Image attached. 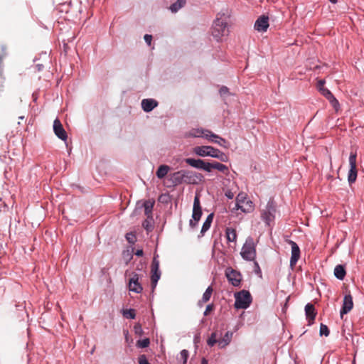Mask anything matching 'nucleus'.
I'll use <instances>...</instances> for the list:
<instances>
[{
    "label": "nucleus",
    "mask_w": 364,
    "mask_h": 364,
    "mask_svg": "<svg viewBox=\"0 0 364 364\" xmlns=\"http://www.w3.org/2000/svg\"><path fill=\"white\" fill-rule=\"evenodd\" d=\"M185 161L187 164L194 168L203 169L208 172H210L213 169H217L225 174H228L229 173L227 166L217 161L209 163L205 162L202 159H195L192 158H187L185 159Z\"/></svg>",
    "instance_id": "obj_1"
},
{
    "label": "nucleus",
    "mask_w": 364,
    "mask_h": 364,
    "mask_svg": "<svg viewBox=\"0 0 364 364\" xmlns=\"http://www.w3.org/2000/svg\"><path fill=\"white\" fill-rule=\"evenodd\" d=\"M235 208L244 213H250L253 210L254 205L245 193H240L236 198Z\"/></svg>",
    "instance_id": "obj_2"
},
{
    "label": "nucleus",
    "mask_w": 364,
    "mask_h": 364,
    "mask_svg": "<svg viewBox=\"0 0 364 364\" xmlns=\"http://www.w3.org/2000/svg\"><path fill=\"white\" fill-rule=\"evenodd\" d=\"M227 23L222 18H217L213 25L212 35L217 40L220 41L224 36L228 35Z\"/></svg>",
    "instance_id": "obj_3"
},
{
    "label": "nucleus",
    "mask_w": 364,
    "mask_h": 364,
    "mask_svg": "<svg viewBox=\"0 0 364 364\" xmlns=\"http://www.w3.org/2000/svg\"><path fill=\"white\" fill-rule=\"evenodd\" d=\"M235 307L236 309H247L252 302V296L250 293L246 290H242L235 294Z\"/></svg>",
    "instance_id": "obj_4"
},
{
    "label": "nucleus",
    "mask_w": 364,
    "mask_h": 364,
    "mask_svg": "<svg viewBox=\"0 0 364 364\" xmlns=\"http://www.w3.org/2000/svg\"><path fill=\"white\" fill-rule=\"evenodd\" d=\"M240 254L242 258L246 260L252 261L255 259L256 257V250L254 241L252 238H247L242 248Z\"/></svg>",
    "instance_id": "obj_5"
},
{
    "label": "nucleus",
    "mask_w": 364,
    "mask_h": 364,
    "mask_svg": "<svg viewBox=\"0 0 364 364\" xmlns=\"http://www.w3.org/2000/svg\"><path fill=\"white\" fill-rule=\"evenodd\" d=\"M275 213V203L273 200H269L262 213V220L267 225H270V223L274 221Z\"/></svg>",
    "instance_id": "obj_6"
},
{
    "label": "nucleus",
    "mask_w": 364,
    "mask_h": 364,
    "mask_svg": "<svg viewBox=\"0 0 364 364\" xmlns=\"http://www.w3.org/2000/svg\"><path fill=\"white\" fill-rule=\"evenodd\" d=\"M202 215V210L200 207V199L198 196L194 198L193 208V220H190L189 225L192 228L196 227L198 222L200 220Z\"/></svg>",
    "instance_id": "obj_7"
},
{
    "label": "nucleus",
    "mask_w": 364,
    "mask_h": 364,
    "mask_svg": "<svg viewBox=\"0 0 364 364\" xmlns=\"http://www.w3.org/2000/svg\"><path fill=\"white\" fill-rule=\"evenodd\" d=\"M186 136L190 137H203L208 141L210 139V137H218V135L211 131L203 128L192 129L186 133Z\"/></svg>",
    "instance_id": "obj_8"
},
{
    "label": "nucleus",
    "mask_w": 364,
    "mask_h": 364,
    "mask_svg": "<svg viewBox=\"0 0 364 364\" xmlns=\"http://www.w3.org/2000/svg\"><path fill=\"white\" fill-rule=\"evenodd\" d=\"M356 154L350 153L349 156L350 170L348 175V181L350 184L353 183L357 178Z\"/></svg>",
    "instance_id": "obj_9"
},
{
    "label": "nucleus",
    "mask_w": 364,
    "mask_h": 364,
    "mask_svg": "<svg viewBox=\"0 0 364 364\" xmlns=\"http://www.w3.org/2000/svg\"><path fill=\"white\" fill-rule=\"evenodd\" d=\"M193 152L199 156L215 158V154L218 153V149L210 146H198L194 147Z\"/></svg>",
    "instance_id": "obj_10"
},
{
    "label": "nucleus",
    "mask_w": 364,
    "mask_h": 364,
    "mask_svg": "<svg viewBox=\"0 0 364 364\" xmlns=\"http://www.w3.org/2000/svg\"><path fill=\"white\" fill-rule=\"evenodd\" d=\"M225 276L229 282L233 286H240L242 281V275L239 272L228 267L225 269Z\"/></svg>",
    "instance_id": "obj_11"
},
{
    "label": "nucleus",
    "mask_w": 364,
    "mask_h": 364,
    "mask_svg": "<svg viewBox=\"0 0 364 364\" xmlns=\"http://www.w3.org/2000/svg\"><path fill=\"white\" fill-rule=\"evenodd\" d=\"M287 242L289 245H290L291 247V259H290V267H291V269H293L300 258V249H299L298 245L295 242H294L291 240H287Z\"/></svg>",
    "instance_id": "obj_12"
},
{
    "label": "nucleus",
    "mask_w": 364,
    "mask_h": 364,
    "mask_svg": "<svg viewBox=\"0 0 364 364\" xmlns=\"http://www.w3.org/2000/svg\"><path fill=\"white\" fill-rule=\"evenodd\" d=\"M151 282L153 288H155L159 279L161 277V272L159 271V262L154 257L151 263Z\"/></svg>",
    "instance_id": "obj_13"
},
{
    "label": "nucleus",
    "mask_w": 364,
    "mask_h": 364,
    "mask_svg": "<svg viewBox=\"0 0 364 364\" xmlns=\"http://www.w3.org/2000/svg\"><path fill=\"white\" fill-rule=\"evenodd\" d=\"M53 132L60 139L63 141L67 140V133L64 129L62 123L58 119H55L53 122Z\"/></svg>",
    "instance_id": "obj_14"
},
{
    "label": "nucleus",
    "mask_w": 364,
    "mask_h": 364,
    "mask_svg": "<svg viewBox=\"0 0 364 364\" xmlns=\"http://www.w3.org/2000/svg\"><path fill=\"white\" fill-rule=\"evenodd\" d=\"M353 307V298L350 294L344 296L343 303L341 309V317L343 318L344 314H348Z\"/></svg>",
    "instance_id": "obj_15"
},
{
    "label": "nucleus",
    "mask_w": 364,
    "mask_h": 364,
    "mask_svg": "<svg viewBox=\"0 0 364 364\" xmlns=\"http://www.w3.org/2000/svg\"><path fill=\"white\" fill-rule=\"evenodd\" d=\"M269 27V18L266 16H259L255 23V28L259 32H264Z\"/></svg>",
    "instance_id": "obj_16"
},
{
    "label": "nucleus",
    "mask_w": 364,
    "mask_h": 364,
    "mask_svg": "<svg viewBox=\"0 0 364 364\" xmlns=\"http://www.w3.org/2000/svg\"><path fill=\"white\" fill-rule=\"evenodd\" d=\"M129 288L130 291L136 293H140L143 288L139 283V275L136 273H132V277L129 279Z\"/></svg>",
    "instance_id": "obj_17"
},
{
    "label": "nucleus",
    "mask_w": 364,
    "mask_h": 364,
    "mask_svg": "<svg viewBox=\"0 0 364 364\" xmlns=\"http://www.w3.org/2000/svg\"><path fill=\"white\" fill-rule=\"evenodd\" d=\"M305 314L309 324L312 323L317 314L314 304L309 303L305 306Z\"/></svg>",
    "instance_id": "obj_18"
},
{
    "label": "nucleus",
    "mask_w": 364,
    "mask_h": 364,
    "mask_svg": "<svg viewBox=\"0 0 364 364\" xmlns=\"http://www.w3.org/2000/svg\"><path fill=\"white\" fill-rule=\"evenodd\" d=\"M158 102L154 99H144L141 101V107L146 112H149L157 107Z\"/></svg>",
    "instance_id": "obj_19"
},
{
    "label": "nucleus",
    "mask_w": 364,
    "mask_h": 364,
    "mask_svg": "<svg viewBox=\"0 0 364 364\" xmlns=\"http://www.w3.org/2000/svg\"><path fill=\"white\" fill-rule=\"evenodd\" d=\"M155 201L154 200H147L144 203V214L146 218L152 220V210L154 205Z\"/></svg>",
    "instance_id": "obj_20"
},
{
    "label": "nucleus",
    "mask_w": 364,
    "mask_h": 364,
    "mask_svg": "<svg viewBox=\"0 0 364 364\" xmlns=\"http://www.w3.org/2000/svg\"><path fill=\"white\" fill-rule=\"evenodd\" d=\"M321 93L329 100L333 107H336L338 105V101L334 97L331 92L327 88H321Z\"/></svg>",
    "instance_id": "obj_21"
},
{
    "label": "nucleus",
    "mask_w": 364,
    "mask_h": 364,
    "mask_svg": "<svg viewBox=\"0 0 364 364\" xmlns=\"http://www.w3.org/2000/svg\"><path fill=\"white\" fill-rule=\"evenodd\" d=\"M183 170L175 172L170 176V180L173 186L183 183Z\"/></svg>",
    "instance_id": "obj_22"
},
{
    "label": "nucleus",
    "mask_w": 364,
    "mask_h": 364,
    "mask_svg": "<svg viewBox=\"0 0 364 364\" xmlns=\"http://www.w3.org/2000/svg\"><path fill=\"white\" fill-rule=\"evenodd\" d=\"M183 183L192 184L196 183V175L193 172L186 170H183Z\"/></svg>",
    "instance_id": "obj_23"
},
{
    "label": "nucleus",
    "mask_w": 364,
    "mask_h": 364,
    "mask_svg": "<svg viewBox=\"0 0 364 364\" xmlns=\"http://www.w3.org/2000/svg\"><path fill=\"white\" fill-rule=\"evenodd\" d=\"M225 235L228 242H236L237 240V233L236 230L232 228H227L225 230Z\"/></svg>",
    "instance_id": "obj_24"
},
{
    "label": "nucleus",
    "mask_w": 364,
    "mask_h": 364,
    "mask_svg": "<svg viewBox=\"0 0 364 364\" xmlns=\"http://www.w3.org/2000/svg\"><path fill=\"white\" fill-rule=\"evenodd\" d=\"M346 272L343 265L338 264L336 266L334 269V275L337 279L343 280L346 276Z\"/></svg>",
    "instance_id": "obj_25"
},
{
    "label": "nucleus",
    "mask_w": 364,
    "mask_h": 364,
    "mask_svg": "<svg viewBox=\"0 0 364 364\" xmlns=\"http://www.w3.org/2000/svg\"><path fill=\"white\" fill-rule=\"evenodd\" d=\"M213 289L211 286L208 287L204 294H203V297L201 300L199 301V305L202 306L203 304L208 302L213 294Z\"/></svg>",
    "instance_id": "obj_26"
},
{
    "label": "nucleus",
    "mask_w": 364,
    "mask_h": 364,
    "mask_svg": "<svg viewBox=\"0 0 364 364\" xmlns=\"http://www.w3.org/2000/svg\"><path fill=\"white\" fill-rule=\"evenodd\" d=\"M170 170V167L167 165H161L156 171V176L161 179L164 178Z\"/></svg>",
    "instance_id": "obj_27"
},
{
    "label": "nucleus",
    "mask_w": 364,
    "mask_h": 364,
    "mask_svg": "<svg viewBox=\"0 0 364 364\" xmlns=\"http://www.w3.org/2000/svg\"><path fill=\"white\" fill-rule=\"evenodd\" d=\"M232 333L228 331L221 339L218 340V346L220 348H224L229 344L232 338Z\"/></svg>",
    "instance_id": "obj_28"
},
{
    "label": "nucleus",
    "mask_w": 364,
    "mask_h": 364,
    "mask_svg": "<svg viewBox=\"0 0 364 364\" xmlns=\"http://www.w3.org/2000/svg\"><path fill=\"white\" fill-rule=\"evenodd\" d=\"M186 3V0H177L175 3L172 4L169 9L172 13H176L180 9L183 8Z\"/></svg>",
    "instance_id": "obj_29"
},
{
    "label": "nucleus",
    "mask_w": 364,
    "mask_h": 364,
    "mask_svg": "<svg viewBox=\"0 0 364 364\" xmlns=\"http://www.w3.org/2000/svg\"><path fill=\"white\" fill-rule=\"evenodd\" d=\"M213 213L210 214L207 217L205 221L203 223V227L200 230L201 236H203L204 235V233L210 228L211 223L213 222Z\"/></svg>",
    "instance_id": "obj_30"
},
{
    "label": "nucleus",
    "mask_w": 364,
    "mask_h": 364,
    "mask_svg": "<svg viewBox=\"0 0 364 364\" xmlns=\"http://www.w3.org/2000/svg\"><path fill=\"white\" fill-rule=\"evenodd\" d=\"M209 141L218 144L220 146H223L225 148L228 147V142L225 139L219 136L218 135V137H210V139H209Z\"/></svg>",
    "instance_id": "obj_31"
},
{
    "label": "nucleus",
    "mask_w": 364,
    "mask_h": 364,
    "mask_svg": "<svg viewBox=\"0 0 364 364\" xmlns=\"http://www.w3.org/2000/svg\"><path fill=\"white\" fill-rule=\"evenodd\" d=\"M217 333L213 332L212 333L211 336L209 337V338L207 341V343L209 346H213L215 343H218V340L217 339Z\"/></svg>",
    "instance_id": "obj_32"
},
{
    "label": "nucleus",
    "mask_w": 364,
    "mask_h": 364,
    "mask_svg": "<svg viewBox=\"0 0 364 364\" xmlns=\"http://www.w3.org/2000/svg\"><path fill=\"white\" fill-rule=\"evenodd\" d=\"M153 219L151 220L150 218H146L142 223L143 228L146 230L147 231H151L153 229V225H152Z\"/></svg>",
    "instance_id": "obj_33"
},
{
    "label": "nucleus",
    "mask_w": 364,
    "mask_h": 364,
    "mask_svg": "<svg viewBox=\"0 0 364 364\" xmlns=\"http://www.w3.org/2000/svg\"><path fill=\"white\" fill-rule=\"evenodd\" d=\"M150 344V341H149V338H144L143 340H139L136 341V346L138 347V348H146L149 346Z\"/></svg>",
    "instance_id": "obj_34"
},
{
    "label": "nucleus",
    "mask_w": 364,
    "mask_h": 364,
    "mask_svg": "<svg viewBox=\"0 0 364 364\" xmlns=\"http://www.w3.org/2000/svg\"><path fill=\"white\" fill-rule=\"evenodd\" d=\"M123 316L134 319L136 316L135 311L132 309H125L123 311Z\"/></svg>",
    "instance_id": "obj_35"
},
{
    "label": "nucleus",
    "mask_w": 364,
    "mask_h": 364,
    "mask_svg": "<svg viewBox=\"0 0 364 364\" xmlns=\"http://www.w3.org/2000/svg\"><path fill=\"white\" fill-rule=\"evenodd\" d=\"M330 333L328 326L325 324L321 323L320 326V335L328 336Z\"/></svg>",
    "instance_id": "obj_36"
},
{
    "label": "nucleus",
    "mask_w": 364,
    "mask_h": 364,
    "mask_svg": "<svg viewBox=\"0 0 364 364\" xmlns=\"http://www.w3.org/2000/svg\"><path fill=\"white\" fill-rule=\"evenodd\" d=\"M215 158L218 159L220 161H224V162H226L228 160V156L225 154L220 151L219 149H218V153L215 154Z\"/></svg>",
    "instance_id": "obj_37"
},
{
    "label": "nucleus",
    "mask_w": 364,
    "mask_h": 364,
    "mask_svg": "<svg viewBox=\"0 0 364 364\" xmlns=\"http://www.w3.org/2000/svg\"><path fill=\"white\" fill-rule=\"evenodd\" d=\"M126 239L131 244H134L136 240V235L133 232L127 233Z\"/></svg>",
    "instance_id": "obj_38"
},
{
    "label": "nucleus",
    "mask_w": 364,
    "mask_h": 364,
    "mask_svg": "<svg viewBox=\"0 0 364 364\" xmlns=\"http://www.w3.org/2000/svg\"><path fill=\"white\" fill-rule=\"evenodd\" d=\"M134 332L136 334H137L139 336H142L144 334V331L141 328V326L139 323L136 324L134 326Z\"/></svg>",
    "instance_id": "obj_39"
},
{
    "label": "nucleus",
    "mask_w": 364,
    "mask_h": 364,
    "mask_svg": "<svg viewBox=\"0 0 364 364\" xmlns=\"http://www.w3.org/2000/svg\"><path fill=\"white\" fill-rule=\"evenodd\" d=\"M181 358L183 360V363L185 364L187 361L188 357V351L187 350H183L181 351Z\"/></svg>",
    "instance_id": "obj_40"
},
{
    "label": "nucleus",
    "mask_w": 364,
    "mask_h": 364,
    "mask_svg": "<svg viewBox=\"0 0 364 364\" xmlns=\"http://www.w3.org/2000/svg\"><path fill=\"white\" fill-rule=\"evenodd\" d=\"M139 364H150L145 355H141L138 358Z\"/></svg>",
    "instance_id": "obj_41"
},
{
    "label": "nucleus",
    "mask_w": 364,
    "mask_h": 364,
    "mask_svg": "<svg viewBox=\"0 0 364 364\" xmlns=\"http://www.w3.org/2000/svg\"><path fill=\"white\" fill-rule=\"evenodd\" d=\"M214 309V305L213 304H208L204 311V316H208Z\"/></svg>",
    "instance_id": "obj_42"
},
{
    "label": "nucleus",
    "mask_w": 364,
    "mask_h": 364,
    "mask_svg": "<svg viewBox=\"0 0 364 364\" xmlns=\"http://www.w3.org/2000/svg\"><path fill=\"white\" fill-rule=\"evenodd\" d=\"M144 39L145 41V42L149 45L150 46L151 43V41H152V36L151 35H149V34H146L144 36Z\"/></svg>",
    "instance_id": "obj_43"
},
{
    "label": "nucleus",
    "mask_w": 364,
    "mask_h": 364,
    "mask_svg": "<svg viewBox=\"0 0 364 364\" xmlns=\"http://www.w3.org/2000/svg\"><path fill=\"white\" fill-rule=\"evenodd\" d=\"M324 85H325V80H319L318 81L317 88L318 89L319 91L321 90V88H325L324 87Z\"/></svg>",
    "instance_id": "obj_44"
},
{
    "label": "nucleus",
    "mask_w": 364,
    "mask_h": 364,
    "mask_svg": "<svg viewBox=\"0 0 364 364\" xmlns=\"http://www.w3.org/2000/svg\"><path fill=\"white\" fill-rule=\"evenodd\" d=\"M254 265H255V272L257 274H260L261 273V269H260V267H259L258 263L257 262H255Z\"/></svg>",
    "instance_id": "obj_45"
},
{
    "label": "nucleus",
    "mask_w": 364,
    "mask_h": 364,
    "mask_svg": "<svg viewBox=\"0 0 364 364\" xmlns=\"http://www.w3.org/2000/svg\"><path fill=\"white\" fill-rule=\"evenodd\" d=\"M225 196L230 199H232L234 197V194L232 191H228L225 193Z\"/></svg>",
    "instance_id": "obj_46"
},
{
    "label": "nucleus",
    "mask_w": 364,
    "mask_h": 364,
    "mask_svg": "<svg viewBox=\"0 0 364 364\" xmlns=\"http://www.w3.org/2000/svg\"><path fill=\"white\" fill-rule=\"evenodd\" d=\"M228 92V89L226 87H223L220 90V92L221 95H225Z\"/></svg>",
    "instance_id": "obj_47"
},
{
    "label": "nucleus",
    "mask_w": 364,
    "mask_h": 364,
    "mask_svg": "<svg viewBox=\"0 0 364 364\" xmlns=\"http://www.w3.org/2000/svg\"><path fill=\"white\" fill-rule=\"evenodd\" d=\"M135 255L136 256H142L143 255V250H137L136 252H135Z\"/></svg>",
    "instance_id": "obj_48"
},
{
    "label": "nucleus",
    "mask_w": 364,
    "mask_h": 364,
    "mask_svg": "<svg viewBox=\"0 0 364 364\" xmlns=\"http://www.w3.org/2000/svg\"><path fill=\"white\" fill-rule=\"evenodd\" d=\"M201 364H208V363L205 358L203 359Z\"/></svg>",
    "instance_id": "obj_49"
},
{
    "label": "nucleus",
    "mask_w": 364,
    "mask_h": 364,
    "mask_svg": "<svg viewBox=\"0 0 364 364\" xmlns=\"http://www.w3.org/2000/svg\"><path fill=\"white\" fill-rule=\"evenodd\" d=\"M331 3L336 4L337 2V0H329Z\"/></svg>",
    "instance_id": "obj_50"
}]
</instances>
